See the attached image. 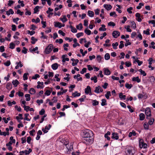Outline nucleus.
<instances>
[{
  "label": "nucleus",
  "mask_w": 155,
  "mask_h": 155,
  "mask_svg": "<svg viewBox=\"0 0 155 155\" xmlns=\"http://www.w3.org/2000/svg\"><path fill=\"white\" fill-rule=\"evenodd\" d=\"M131 25L132 27H133L135 29L136 28V24L135 23L134 21H132L131 22Z\"/></svg>",
  "instance_id": "44"
},
{
  "label": "nucleus",
  "mask_w": 155,
  "mask_h": 155,
  "mask_svg": "<svg viewBox=\"0 0 155 155\" xmlns=\"http://www.w3.org/2000/svg\"><path fill=\"white\" fill-rule=\"evenodd\" d=\"M40 76L38 74H36L34 76L32 77V79L36 80L37 78H39Z\"/></svg>",
  "instance_id": "43"
},
{
  "label": "nucleus",
  "mask_w": 155,
  "mask_h": 155,
  "mask_svg": "<svg viewBox=\"0 0 155 155\" xmlns=\"http://www.w3.org/2000/svg\"><path fill=\"white\" fill-rule=\"evenodd\" d=\"M41 34L42 36L41 37V38H43L44 39H47L48 36L44 35V33L43 32H41Z\"/></svg>",
  "instance_id": "57"
},
{
  "label": "nucleus",
  "mask_w": 155,
  "mask_h": 155,
  "mask_svg": "<svg viewBox=\"0 0 155 155\" xmlns=\"http://www.w3.org/2000/svg\"><path fill=\"white\" fill-rule=\"evenodd\" d=\"M150 82H153L155 80V78L154 76H151L150 78Z\"/></svg>",
  "instance_id": "50"
},
{
  "label": "nucleus",
  "mask_w": 155,
  "mask_h": 155,
  "mask_svg": "<svg viewBox=\"0 0 155 155\" xmlns=\"http://www.w3.org/2000/svg\"><path fill=\"white\" fill-rule=\"evenodd\" d=\"M45 110L44 109H42L39 112V114L41 115H43L45 114Z\"/></svg>",
  "instance_id": "53"
},
{
  "label": "nucleus",
  "mask_w": 155,
  "mask_h": 155,
  "mask_svg": "<svg viewBox=\"0 0 155 155\" xmlns=\"http://www.w3.org/2000/svg\"><path fill=\"white\" fill-rule=\"evenodd\" d=\"M104 58L106 60H108L110 58V55L109 53H106L104 55Z\"/></svg>",
  "instance_id": "31"
},
{
  "label": "nucleus",
  "mask_w": 155,
  "mask_h": 155,
  "mask_svg": "<svg viewBox=\"0 0 155 155\" xmlns=\"http://www.w3.org/2000/svg\"><path fill=\"white\" fill-rule=\"evenodd\" d=\"M11 64V62L10 61H7L4 64L7 66H8Z\"/></svg>",
  "instance_id": "56"
},
{
  "label": "nucleus",
  "mask_w": 155,
  "mask_h": 155,
  "mask_svg": "<svg viewBox=\"0 0 155 155\" xmlns=\"http://www.w3.org/2000/svg\"><path fill=\"white\" fill-rule=\"evenodd\" d=\"M149 121L148 122L149 124L150 125H152L154 121V119L153 118H151L150 117H149Z\"/></svg>",
  "instance_id": "14"
},
{
  "label": "nucleus",
  "mask_w": 155,
  "mask_h": 155,
  "mask_svg": "<svg viewBox=\"0 0 155 155\" xmlns=\"http://www.w3.org/2000/svg\"><path fill=\"white\" fill-rule=\"evenodd\" d=\"M136 135V133L135 131L134 130H132V132H130L129 133L128 136L129 137H130L132 136H135Z\"/></svg>",
  "instance_id": "12"
},
{
  "label": "nucleus",
  "mask_w": 155,
  "mask_h": 155,
  "mask_svg": "<svg viewBox=\"0 0 155 155\" xmlns=\"http://www.w3.org/2000/svg\"><path fill=\"white\" fill-rule=\"evenodd\" d=\"M31 42L32 44H35V42L38 41V39L36 38H35L34 37H31Z\"/></svg>",
  "instance_id": "20"
},
{
  "label": "nucleus",
  "mask_w": 155,
  "mask_h": 155,
  "mask_svg": "<svg viewBox=\"0 0 155 155\" xmlns=\"http://www.w3.org/2000/svg\"><path fill=\"white\" fill-rule=\"evenodd\" d=\"M125 40L127 42H128V43L125 44V46H127L128 45H131V43L129 42V39H125Z\"/></svg>",
  "instance_id": "54"
},
{
  "label": "nucleus",
  "mask_w": 155,
  "mask_h": 155,
  "mask_svg": "<svg viewBox=\"0 0 155 155\" xmlns=\"http://www.w3.org/2000/svg\"><path fill=\"white\" fill-rule=\"evenodd\" d=\"M83 28L82 24L80 23L78 25H77L76 26V28L78 29L81 30Z\"/></svg>",
  "instance_id": "41"
},
{
  "label": "nucleus",
  "mask_w": 155,
  "mask_h": 155,
  "mask_svg": "<svg viewBox=\"0 0 155 155\" xmlns=\"http://www.w3.org/2000/svg\"><path fill=\"white\" fill-rule=\"evenodd\" d=\"M103 91V89L101 88V87L100 86H98L97 87H95V89L94 91V92L98 94L100 92H102Z\"/></svg>",
  "instance_id": "6"
},
{
  "label": "nucleus",
  "mask_w": 155,
  "mask_h": 155,
  "mask_svg": "<svg viewBox=\"0 0 155 155\" xmlns=\"http://www.w3.org/2000/svg\"><path fill=\"white\" fill-rule=\"evenodd\" d=\"M111 96L110 92V91H108L107 93L105 94V96L107 99H108L109 98V97Z\"/></svg>",
  "instance_id": "17"
},
{
  "label": "nucleus",
  "mask_w": 155,
  "mask_h": 155,
  "mask_svg": "<svg viewBox=\"0 0 155 155\" xmlns=\"http://www.w3.org/2000/svg\"><path fill=\"white\" fill-rule=\"evenodd\" d=\"M119 97L121 99H125L126 98V96L123 95L122 93H120L119 94Z\"/></svg>",
  "instance_id": "19"
},
{
  "label": "nucleus",
  "mask_w": 155,
  "mask_h": 155,
  "mask_svg": "<svg viewBox=\"0 0 155 155\" xmlns=\"http://www.w3.org/2000/svg\"><path fill=\"white\" fill-rule=\"evenodd\" d=\"M145 114L147 116V119H149V117L151 116V113L150 109L147 108L145 110Z\"/></svg>",
  "instance_id": "5"
},
{
  "label": "nucleus",
  "mask_w": 155,
  "mask_h": 155,
  "mask_svg": "<svg viewBox=\"0 0 155 155\" xmlns=\"http://www.w3.org/2000/svg\"><path fill=\"white\" fill-rule=\"evenodd\" d=\"M102 27H101L99 28V30L100 31H106V28H105V26L104 25H101Z\"/></svg>",
  "instance_id": "26"
},
{
  "label": "nucleus",
  "mask_w": 155,
  "mask_h": 155,
  "mask_svg": "<svg viewBox=\"0 0 155 155\" xmlns=\"http://www.w3.org/2000/svg\"><path fill=\"white\" fill-rule=\"evenodd\" d=\"M40 8L41 7L38 6H36L34 8V14H35V13H36L37 12H38L39 11L38 9Z\"/></svg>",
  "instance_id": "18"
},
{
  "label": "nucleus",
  "mask_w": 155,
  "mask_h": 155,
  "mask_svg": "<svg viewBox=\"0 0 155 155\" xmlns=\"http://www.w3.org/2000/svg\"><path fill=\"white\" fill-rule=\"evenodd\" d=\"M74 62H73L72 63V64L73 66H74L77 65L78 63L79 62V60L78 59H76L75 61H74Z\"/></svg>",
  "instance_id": "47"
},
{
  "label": "nucleus",
  "mask_w": 155,
  "mask_h": 155,
  "mask_svg": "<svg viewBox=\"0 0 155 155\" xmlns=\"http://www.w3.org/2000/svg\"><path fill=\"white\" fill-rule=\"evenodd\" d=\"M28 50L25 47H23V49L22 50V52L25 54H26L27 53V51Z\"/></svg>",
  "instance_id": "48"
},
{
  "label": "nucleus",
  "mask_w": 155,
  "mask_h": 155,
  "mask_svg": "<svg viewBox=\"0 0 155 155\" xmlns=\"http://www.w3.org/2000/svg\"><path fill=\"white\" fill-rule=\"evenodd\" d=\"M25 96L26 98L25 100L27 101H29L30 100V95L29 94H25Z\"/></svg>",
  "instance_id": "21"
},
{
  "label": "nucleus",
  "mask_w": 155,
  "mask_h": 155,
  "mask_svg": "<svg viewBox=\"0 0 155 155\" xmlns=\"http://www.w3.org/2000/svg\"><path fill=\"white\" fill-rule=\"evenodd\" d=\"M25 117L24 118V120H27L28 121H30V119L28 118L27 117L29 116V114H25Z\"/></svg>",
  "instance_id": "49"
},
{
  "label": "nucleus",
  "mask_w": 155,
  "mask_h": 155,
  "mask_svg": "<svg viewBox=\"0 0 155 155\" xmlns=\"http://www.w3.org/2000/svg\"><path fill=\"white\" fill-rule=\"evenodd\" d=\"M133 8L132 7H130L128 8L127 9V11L128 12V13L130 14H131L132 13V12L131 10H132Z\"/></svg>",
  "instance_id": "52"
},
{
  "label": "nucleus",
  "mask_w": 155,
  "mask_h": 155,
  "mask_svg": "<svg viewBox=\"0 0 155 155\" xmlns=\"http://www.w3.org/2000/svg\"><path fill=\"white\" fill-rule=\"evenodd\" d=\"M58 32L59 34H61L62 36H64L65 35V33L62 30H59Z\"/></svg>",
  "instance_id": "63"
},
{
  "label": "nucleus",
  "mask_w": 155,
  "mask_h": 155,
  "mask_svg": "<svg viewBox=\"0 0 155 155\" xmlns=\"http://www.w3.org/2000/svg\"><path fill=\"white\" fill-rule=\"evenodd\" d=\"M12 30L13 31H15L16 30V27L15 25H12Z\"/></svg>",
  "instance_id": "58"
},
{
  "label": "nucleus",
  "mask_w": 155,
  "mask_h": 155,
  "mask_svg": "<svg viewBox=\"0 0 155 155\" xmlns=\"http://www.w3.org/2000/svg\"><path fill=\"white\" fill-rule=\"evenodd\" d=\"M101 101L102 102L101 103V105L102 106H104L107 105V104L106 103V101L105 99H102Z\"/></svg>",
  "instance_id": "27"
},
{
  "label": "nucleus",
  "mask_w": 155,
  "mask_h": 155,
  "mask_svg": "<svg viewBox=\"0 0 155 155\" xmlns=\"http://www.w3.org/2000/svg\"><path fill=\"white\" fill-rule=\"evenodd\" d=\"M70 28H71V31L74 33L77 32V30L74 28L72 26H70Z\"/></svg>",
  "instance_id": "37"
},
{
  "label": "nucleus",
  "mask_w": 155,
  "mask_h": 155,
  "mask_svg": "<svg viewBox=\"0 0 155 155\" xmlns=\"http://www.w3.org/2000/svg\"><path fill=\"white\" fill-rule=\"evenodd\" d=\"M108 25L110 26H115V24L114 23L111 21L108 23Z\"/></svg>",
  "instance_id": "62"
},
{
  "label": "nucleus",
  "mask_w": 155,
  "mask_h": 155,
  "mask_svg": "<svg viewBox=\"0 0 155 155\" xmlns=\"http://www.w3.org/2000/svg\"><path fill=\"white\" fill-rule=\"evenodd\" d=\"M88 14L91 17H93L94 16V12H93L91 11H89L88 12Z\"/></svg>",
  "instance_id": "28"
},
{
  "label": "nucleus",
  "mask_w": 155,
  "mask_h": 155,
  "mask_svg": "<svg viewBox=\"0 0 155 155\" xmlns=\"http://www.w3.org/2000/svg\"><path fill=\"white\" fill-rule=\"evenodd\" d=\"M96 58L98 62L100 63L102 59V57L100 55H98L97 56Z\"/></svg>",
  "instance_id": "38"
},
{
  "label": "nucleus",
  "mask_w": 155,
  "mask_h": 155,
  "mask_svg": "<svg viewBox=\"0 0 155 155\" xmlns=\"http://www.w3.org/2000/svg\"><path fill=\"white\" fill-rule=\"evenodd\" d=\"M87 71V68H84L82 70V71H81V74H83L84 73L86 72Z\"/></svg>",
  "instance_id": "60"
},
{
  "label": "nucleus",
  "mask_w": 155,
  "mask_h": 155,
  "mask_svg": "<svg viewBox=\"0 0 155 155\" xmlns=\"http://www.w3.org/2000/svg\"><path fill=\"white\" fill-rule=\"evenodd\" d=\"M91 80L93 81L95 83H96L97 82V76H94L93 77H91Z\"/></svg>",
  "instance_id": "30"
},
{
  "label": "nucleus",
  "mask_w": 155,
  "mask_h": 155,
  "mask_svg": "<svg viewBox=\"0 0 155 155\" xmlns=\"http://www.w3.org/2000/svg\"><path fill=\"white\" fill-rule=\"evenodd\" d=\"M144 127L145 129L148 130L149 129V125L147 124H144Z\"/></svg>",
  "instance_id": "64"
},
{
  "label": "nucleus",
  "mask_w": 155,
  "mask_h": 155,
  "mask_svg": "<svg viewBox=\"0 0 155 155\" xmlns=\"http://www.w3.org/2000/svg\"><path fill=\"white\" fill-rule=\"evenodd\" d=\"M132 81H137L138 83L140 82V80L139 79L138 77H133L132 78Z\"/></svg>",
  "instance_id": "16"
},
{
  "label": "nucleus",
  "mask_w": 155,
  "mask_h": 155,
  "mask_svg": "<svg viewBox=\"0 0 155 155\" xmlns=\"http://www.w3.org/2000/svg\"><path fill=\"white\" fill-rule=\"evenodd\" d=\"M125 87H126L128 89H130L133 86V85L131 84H129L128 83H126L125 84Z\"/></svg>",
  "instance_id": "36"
},
{
  "label": "nucleus",
  "mask_w": 155,
  "mask_h": 155,
  "mask_svg": "<svg viewBox=\"0 0 155 155\" xmlns=\"http://www.w3.org/2000/svg\"><path fill=\"white\" fill-rule=\"evenodd\" d=\"M14 13V12L13 11V10L12 9H10L8 11L6 12V14L8 15H10V14H13Z\"/></svg>",
  "instance_id": "24"
},
{
  "label": "nucleus",
  "mask_w": 155,
  "mask_h": 155,
  "mask_svg": "<svg viewBox=\"0 0 155 155\" xmlns=\"http://www.w3.org/2000/svg\"><path fill=\"white\" fill-rule=\"evenodd\" d=\"M12 84L14 85L16 87L17 85L19 84V82L17 80L13 81H12Z\"/></svg>",
  "instance_id": "22"
},
{
  "label": "nucleus",
  "mask_w": 155,
  "mask_h": 155,
  "mask_svg": "<svg viewBox=\"0 0 155 155\" xmlns=\"http://www.w3.org/2000/svg\"><path fill=\"white\" fill-rule=\"evenodd\" d=\"M54 26L56 27H58L59 28H61V23L59 22H54Z\"/></svg>",
  "instance_id": "13"
},
{
  "label": "nucleus",
  "mask_w": 155,
  "mask_h": 155,
  "mask_svg": "<svg viewBox=\"0 0 155 155\" xmlns=\"http://www.w3.org/2000/svg\"><path fill=\"white\" fill-rule=\"evenodd\" d=\"M138 71L140 72L141 74H143V75L144 76H146L147 75L146 73L144 71L142 70L141 69H140L138 70Z\"/></svg>",
  "instance_id": "32"
},
{
  "label": "nucleus",
  "mask_w": 155,
  "mask_h": 155,
  "mask_svg": "<svg viewBox=\"0 0 155 155\" xmlns=\"http://www.w3.org/2000/svg\"><path fill=\"white\" fill-rule=\"evenodd\" d=\"M12 85L11 83H8L6 85V87L7 89H10L12 87Z\"/></svg>",
  "instance_id": "45"
},
{
  "label": "nucleus",
  "mask_w": 155,
  "mask_h": 155,
  "mask_svg": "<svg viewBox=\"0 0 155 155\" xmlns=\"http://www.w3.org/2000/svg\"><path fill=\"white\" fill-rule=\"evenodd\" d=\"M87 129H86L85 130H83L81 133V136L84 138H85L86 139H84V140H86L87 141V137L85 136L87 134Z\"/></svg>",
  "instance_id": "8"
},
{
  "label": "nucleus",
  "mask_w": 155,
  "mask_h": 155,
  "mask_svg": "<svg viewBox=\"0 0 155 155\" xmlns=\"http://www.w3.org/2000/svg\"><path fill=\"white\" fill-rule=\"evenodd\" d=\"M150 29L149 28H148L147 29L146 31H143V33L144 34H145L147 35H150V33L149 32Z\"/></svg>",
  "instance_id": "40"
},
{
  "label": "nucleus",
  "mask_w": 155,
  "mask_h": 155,
  "mask_svg": "<svg viewBox=\"0 0 155 155\" xmlns=\"http://www.w3.org/2000/svg\"><path fill=\"white\" fill-rule=\"evenodd\" d=\"M139 146L140 148H146L147 147V144L144 143L143 142V140L141 139L139 140Z\"/></svg>",
  "instance_id": "4"
},
{
  "label": "nucleus",
  "mask_w": 155,
  "mask_h": 155,
  "mask_svg": "<svg viewBox=\"0 0 155 155\" xmlns=\"http://www.w3.org/2000/svg\"><path fill=\"white\" fill-rule=\"evenodd\" d=\"M140 120H143L145 117V116L144 114L143 113H141L140 115Z\"/></svg>",
  "instance_id": "23"
},
{
  "label": "nucleus",
  "mask_w": 155,
  "mask_h": 155,
  "mask_svg": "<svg viewBox=\"0 0 155 155\" xmlns=\"http://www.w3.org/2000/svg\"><path fill=\"white\" fill-rule=\"evenodd\" d=\"M35 90L33 88H31L29 91V93L31 94H34L35 93Z\"/></svg>",
  "instance_id": "29"
},
{
  "label": "nucleus",
  "mask_w": 155,
  "mask_h": 155,
  "mask_svg": "<svg viewBox=\"0 0 155 155\" xmlns=\"http://www.w3.org/2000/svg\"><path fill=\"white\" fill-rule=\"evenodd\" d=\"M93 133L92 131L88 129V138H89L88 139V144H91L93 142L94 139L93 137Z\"/></svg>",
  "instance_id": "1"
},
{
  "label": "nucleus",
  "mask_w": 155,
  "mask_h": 155,
  "mask_svg": "<svg viewBox=\"0 0 155 155\" xmlns=\"http://www.w3.org/2000/svg\"><path fill=\"white\" fill-rule=\"evenodd\" d=\"M110 16H112L113 15H114V17H115L117 16V15L116 14V13L114 12H111L110 13Z\"/></svg>",
  "instance_id": "59"
},
{
  "label": "nucleus",
  "mask_w": 155,
  "mask_h": 155,
  "mask_svg": "<svg viewBox=\"0 0 155 155\" xmlns=\"http://www.w3.org/2000/svg\"><path fill=\"white\" fill-rule=\"evenodd\" d=\"M104 7L108 11L110 10L112 8V6L111 5L108 4H104Z\"/></svg>",
  "instance_id": "10"
},
{
  "label": "nucleus",
  "mask_w": 155,
  "mask_h": 155,
  "mask_svg": "<svg viewBox=\"0 0 155 155\" xmlns=\"http://www.w3.org/2000/svg\"><path fill=\"white\" fill-rule=\"evenodd\" d=\"M60 19L63 23L66 21H67V19L65 15L64 16L63 18H60Z\"/></svg>",
  "instance_id": "34"
},
{
  "label": "nucleus",
  "mask_w": 155,
  "mask_h": 155,
  "mask_svg": "<svg viewBox=\"0 0 155 155\" xmlns=\"http://www.w3.org/2000/svg\"><path fill=\"white\" fill-rule=\"evenodd\" d=\"M130 26L129 25L125 26V28L126 29L127 31L128 32H131L132 31L131 29L130 28Z\"/></svg>",
  "instance_id": "35"
},
{
  "label": "nucleus",
  "mask_w": 155,
  "mask_h": 155,
  "mask_svg": "<svg viewBox=\"0 0 155 155\" xmlns=\"http://www.w3.org/2000/svg\"><path fill=\"white\" fill-rule=\"evenodd\" d=\"M58 67V64L57 63H55L52 64L51 65V67L53 69L55 70L57 69Z\"/></svg>",
  "instance_id": "11"
},
{
  "label": "nucleus",
  "mask_w": 155,
  "mask_h": 155,
  "mask_svg": "<svg viewBox=\"0 0 155 155\" xmlns=\"http://www.w3.org/2000/svg\"><path fill=\"white\" fill-rule=\"evenodd\" d=\"M51 91L49 90H47L45 93V94L47 96H49L50 94Z\"/></svg>",
  "instance_id": "51"
},
{
  "label": "nucleus",
  "mask_w": 155,
  "mask_h": 155,
  "mask_svg": "<svg viewBox=\"0 0 155 155\" xmlns=\"http://www.w3.org/2000/svg\"><path fill=\"white\" fill-rule=\"evenodd\" d=\"M80 93H78L77 91H75L72 94V95L74 97H76L80 96Z\"/></svg>",
  "instance_id": "25"
},
{
  "label": "nucleus",
  "mask_w": 155,
  "mask_h": 155,
  "mask_svg": "<svg viewBox=\"0 0 155 155\" xmlns=\"http://www.w3.org/2000/svg\"><path fill=\"white\" fill-rule=\"evenodd\" d=\"M92 105L93 106H96L98 105L99 104V102L97 101L96 100H94L92 101Z\"/></svg>",
  "instance_id": "33"
},
{
  "label": "nucleus",
  "mask_w": 155,
  "mask_h": 155,
  "mask_svg": "<svg viewBox=\"0 0 155 155\" xmlns=\"http://www.w3.org/2000/svg\"><path fill=\"white\" fill-rule=\"evenodd\" d=\"M112 35L114 38H117L120 35V32L118 31H114L113 32Z\"/></svg>",
  "instance_id": "7"
},
{
  "label": "nucleus",
  "mask_w": 155,
  "mask_h": 155,
  "mask_svg": "<svg viewBox=\"0 0 155 155\" xmlns=\"http://www.w3.org/2000/svg\"><path fill=\"white\" fill-rule=\"evenodd\" d=\"M15 44H14L13 42H12V43H10V47H9L10 48H11L12 49H13L15 48Z\"/></svg>",
  "instance_id": "42"
},
{
  "label": "nucleus",
  "mask_w": 155,
  "mask_h": 155,
  "mask_svg": "<svg viewBox=\"0 0 155 155\" xmlns=\"http://www.w3.org/2000/svg\"><path fill=\"white\" fill-rule=\"evenodd\" d=\"M53 48V45L52 44L49 45L45 48V52L46 54L50 53L52 50Z\"/></svg>",
  "instance_id": "3"
},
{
  "label": "nucleus",
  "mask_w": 155,
  "mask_h": 155,
  "mask_svg": "<svg viewBox=\"0 0 155 155\" xmlns=\"http://www.w3.org/2000/svg\"><path fill=\"white\" fill-rule=\"evenodd\" d=\"M15 92V91L14 90H12L11 92V94H9V97H13L14 96V93Z\"/></svg>",
  "instance_id": "55"
},
{
  "label": "nucleus",
  "mask_w": 155,
  "mask_h": 155,
  "mask_svg": "<svg viewBox=\"0 0 155 155\" xmlns=\"http://www.w3.org/2000/svg\"><path fill=\"white\" fill-rule=\"evenodd\" d=\"M124 41H121L120 42V45H119V48H120L121 49L124 47Z\"/></svg>",
  "instance_id": "39"
},
{
  "label": "nucleus",
  "mask_w": 155,
  "mask_h": 155,
  "mask_svg": "<svg viewBox=\"0 0 155 155\" xmlns=\"http://www.w3.org/2000/svg\"><path fill=\"white\" fill-rule=\"evenodd\" d=\"M126 152L128 155H133L135 153V151L133 147L129 146L126 148Z\"/></svg>",
  "instance_id": "2"
},
{
  "label": "nucleus",
  "mask_w": 155,
  "mask_h": 155,
  "mask_svg": "<svg viewBox=\"0 0 155 155\" xmlns=\"http://www.w3.org/2000/svg\"><path fill=\"white\" fill-rule=\"evenodd\" d=\"M112 138L116 140H117L119 138V137L118 135V134L114 132H113L112 134Z\"/></svg>",
  "instance_id": "9"
},
{
  "label": "nucleus",
  "mask_w": 155,
  "mask_h": 155,
  "mask_svg": "<svg viewBox=\"0 0 155 155\" xmlns=\"http://www.w3.org/2000/svg\"><path fill=\"white\" fill-rule=\"evenodd\" d=\"M25 110H26L27 112H28L30 108V107L29 106H26L24 105V106Z\"/></svg>",
  "instance_id": "61"
},
{
  "label": "nucleus",
  "mask_w": 155,
  "mask_h": 155,
  "mask_svg": "<svg viewBox=\"0 0 155 155\" xmlns=\"http://www.w3.org/2000/svg\"><path fill=\"white\" fill-rule=\"evenodd\" d=\"M28 74V73H25L23 76V78L24 80H26L28 79L27 75Z\"/></svg>",
  "instance_id": "46"
},
{
  "label": "nucleus",
  "mask_w": 155,
  "mask_h": 155,
  "mask_svg": "<svg viewBox=\"0 0 155 155\" xmlns=\"http://www.w3.org/2000/svg\"><path fill=\"white\" fill-rule=\"evenodd\" d=\"M104 73L105 75H109L110 74V71L109 69L107 68H105Z\"/></svg>",
  "instance_id": "15"
}]
</instances>
